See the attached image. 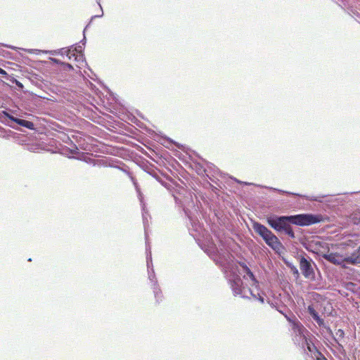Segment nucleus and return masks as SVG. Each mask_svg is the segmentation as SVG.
Masks as SVG:
<instances>
[{
  "label": "nucleus",
  "mask_w": 360,
  "mask_h": 360,
  "mask_svg": "<svg viewBox=\"0 0 360 360\" xmlns=\"http://www.w3.org/2000/svg\"><path fill=\"white\" fill-rule=\"evenodd\" d=\"M266 221L271 228L281 231L288 224L307 226L323 221L324 217L321 214H300L292 216L269 217Z\"/></svg>",
  "instance_id": "nucleus-1"
},
{
  "label": "nucleus",
  "mask_w": 360,
  "mask_h": 360,
  "mask_svg": "<svg viewBox=\"0 0 360 360\" xmlns=\"http://www.w3.org/2000/svg\"><path fill=\"white\" fill-rule=\"evenodd\" d=\"M253 229L265 241V243L278 253H281L284 248L278 238L265 226L254 223Z\"/></svg>",
  "instance_id": "nucleus-2"
},
{
  "label": "nucleus",
  "mask_w": 360,
  "mask_h": 360,
  "mask_svg": "<svg viewBox=\"0 0 360 360\" xmlns=\"http://www.w3.org/2000/svg\"><path fill=\"white\" fill-rule=\"evenodd\" d=\"M322 257L330 263L338 265L342 264L345 262L349 263V256L337 253L332 249L331 250H328L326 253L323 254Z\"/></svg>",
  "instance_id": "nucleus-3"
},
{
  "label": "nucleus",
  "mask_w": 360,
  "mask_h": 360,
  "mask_svg": "<svg viewBox=\"0 0 360 360\" xmlns=\"http://www.w3.org/2000/svg\"><path fill=\"white\" fill-rule=\"evenodd\" d=\"M300 269L303 276L307 278H314V272L310 262L302 257L300 261Z\"/></svg>",
  "instance_id": "nucleus-4"
},
{
  "label": "nucleus",
  "mask_w": 360,
  "mask_h": 360,
  "mask_svg": "<svg viewBox=\"0 0 360 360\" xmlns=\"http://www.w3.org/2000/svg\"><path fill=\"white\" fill-rule=\"evenodd\" d=\"M230 285L235 296H243V292L245 288L241 278L238 276H236L233 279L230 281Z\"/></svg>",
  "instance_id": "nucleus-5"
},
{
  "label": "nucleus",
  "mask_w": 360,
  "mask_h": 360,
  "mask_svg": "<svg viewBox=\"0 0 360 360\" xmlns=\"http://www.w3.org/2000/svg\"><path fill=\"white\" fill-rule=\"evenodd\" d=\"M360 243V236L358 234H354L346 239L344 242L340 243L338 248H345L347 250L348 248H354Z\"/></svg>",
  "instance_id": "nucleus-6"
},
{
  "label": "nucleus",
  "mask_w": 360,
  "mask_h": 360,
  "mask_svg": "<svg viewBox=\"0 0 360 360\" xmlns=\"http://www.w3.org/2000/svg\"><path fill=\"white\" fill-rule=\"evenodd\" d=\"M68 58L71 60L79 61L82 59V55L77 51L76 49H68L65 51Z\"/></svg>",
  "instance_id": "nucleus-7"
},
{
  "label": "nucleus",
  "mask_w": 360,
  "mask_h": 360,
  "mask_svg": "<svg viewBox=\"0 0 360 360\" xmlns=\"http://www.w3.org/2000/svg\"><path fill=\"white\" fill-rule=\"evenodd\" d=\"M8 117L11 120L14 121L15 123L18 124L20 126L27 127V129H32L34 128V124L30 121L15 118L13 116H10L8 115Z\"/></svg>",
  "instance_id": "nucleus-8"
},
{
  "label": "nucleus",
  "mask_w": 360,
  "mask_h": 360,
  "mask_svg": "<svg viewBox=\"0 0 360 360\" xmlns=\"http://www.w3.org/2000/svg\"><path fill=\"white\" fill-rule=\"evenodd\" d=\"M360 263V246L349 256V264H357Z\"/></svg>",
  "instance_id": "nucleus-9"
},
{
  "label": "nucleus",
  "mask_w": 360,
  "mask_h": 360,
  "mask_svg": "<svg viewBox=\"0 0 360 360\" xmlns=\"http://www.w3.org/2000/svg\"><path fill=\"white\" fill-rule=\"evenodd\" d=\"M240 266L243 269L245 272L247 274L248 276L252 281L255 284H257L258 282L255 277L253 273L249 269V267L243 262L240 263Z\"/></svg>",
  "instance_id": "nucleus-10"
},
{
  "label": "nucleus",
  "mask_w": 360,
  "mask_h": 360,
  "mask_svg": "<svg viewBox=\"0 0 360 360\" xmlns=\"http://www.w3.org/2000/svg\"><path fill=\"white\" fill-rule=\"evenodd\" d=\"M287 319L292 324V329L295 331H297L300 333H302V330L303 326L300 323V322H299L298 321L292 320V319H291L290 318H287Z\"/></svg>",
  "instance_id": "nucleus-11"
},
{
  "label": "nucleus",
  "mask_w": 360,
  "mask_h": 360,
  "mask_svg": "<svg viewBox=\"0 0 360 360\" xmlns=\"http://www.w3.org/2000/svg\"><path fill=\"white\" fill-rule=\"evenodd\" d=\"M340 245V243L336 245H333L331 246V249L335 251L337 253L342 254V255H346L347 256L349 255V252L345 248H338V247Z\"/></svg>",
  "instance_id": "nucleus-12"
},
{
  "label": "nucleus",
  "mask_w": 360,
  "mask_h": 360,
  "mask_svg": "<svg viewBox=\"0 0 360 360\" xmlns=\"http://www.w3.org/2000/svg\"><path fill=\"white\" fill-rule=\"evenodd\" d=\"M283 231H285V233L289 236L290 238H295V233H294V231L290 226V224H288L285 227V229L283 230Z\"/></svg>",
  "instance_id": "nucleus-13"
},
{
  "label": "nucleus",
  "mask_w": 360,
  "mask_h": 360,
  "mask_svg": "<svg viewBox=\"0 0 360 360\" xmlns=\"http://www.w3.org/2000/svg\"><path fill=\"white\" fill-rule=\"evenodd\" d=\"M308 311L309 313L310 314V315L313 317V319H314L315 318H317V316H319L318 313L316 312V311L314 309V308L313 307L312 305H309L308 306Z\"/></svg>",
  "instance_id": "nucleus-14"
},
{
  "label": "nucleus",
  "mask_w": 360,
  "mask_h": 360,
  "mask_svg": "<svg viewBox=\"0 0 360 360\" xmlns=\"http://www.w3.org/2000/svg\"><path fill=\"white\" fill-rule=\"evenodd\" d=\"M314 320L317 322V323L319 326L323 325V320L319 317V316H317V318H315Z\"/></svg>",
  "instance_id": "nucleus-15"
},
{
  "label": "nucleus",
  "mask_w": 360,
  "mask_h": 360,
  "mask_svg": "<svg viewBox=\"0 0 360 360\" xmlns=\"http://www.w3.org/2000/svg\"><path fill=\"white\" fill-rule=\"evenodd\" d=\"M0 75H6L7 72L4 69L0 68Z\"/></svg>",
  "instance_id": "nucleus-16"
},
{
  "label": "nucleus",
  "mask_w": 360,
  "mask_h": 360,
  "mask_svg": "<svg viewBox=\"0 0 360 360\" xmlns=\"http://www.w3.org/2000/svg\"><path fill=\"white\" fill-rule=\"evenodd\" d=\"M63 65H66L69 69H73L72 65H71L69 63H63Z\"/></svg>",
  "instance_id": "nucleus-17"
},
{
  "label": "nucleus",
  "mask_w": 360,
  "mask_h": 360,
  "mask_svg": "<svg viewBox=\"0 0 360 360\" xmlns=\"http://www.w3.org/2000/svg\"><path fill=\"white\" fill-rule=\"evenodd\" d=\"M53 61L58 64L60 63V62L58 59H56V58L53 59Z\"/></svg>",
  "instance_id": "nucleus-18"
},
{
  "label": "nucleus",
  "mask_w": 360,
  "mask_h": 360,
  "mask_svg": "<svg viewBox=\"0 0 360 360\" xmlns=\"http://www.w3.org/2000/svg\"><path fill=\"white\" fill-rule=\"evenodd\" d=\"M307 348H308L309 351L311 352V349L310 345L308 343H307Z\"/></svg>",
  "instance_id": "nucleus-19"
},
{
  "label": "nucleus",
  "mask_w": 360,
  "mask_h": 360,
  "mask_svg": "<svg viewBox=\"0 0 360 360\" xmlns=\"http://www.w3.org/2000/svg\"><path fill=\"white\" fill-rule=\"evenodd\" d=\"M318 360H328L326 357L322 356L321 359H318Z\"/></svg>",
  "instance_id": "nucleus-20"
},
{
  "label": "nucleus",
  "mask_w": 360,
  "mask_h": 360,
  "mask_svg": "<svg viewBox=\"0 0 360 360\" xmlns=\"http://www.w3.org/2000/svg\"><path fill=\"white\" fill-rule=\"evenodd\" d=\"M259 300L261 302H264V298L262 297H259Z\"/></svg>",
  "instance_id": "nucleus-21"
},
{
  "label": "nucleus",
  "mask_w": 360,
  "mask_h": 360,
  "mask_svg": "<svg viewBox=\"0 0 360 360\" xmlns=\"http://www.w3.org/2000/svg\"><path fill=\"white\" fill-rule=\"evenodd\" d=\"M159 292H160V294H161V292H160V290H158V291H156V292H155V293H156V296L158 295V294Z\"/></svg>",
  "instance_id": "nucleus-22"
}]
</instances>
